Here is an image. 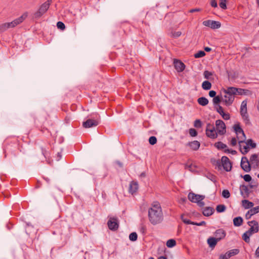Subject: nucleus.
Segmentation results:
<instances>
[{
	"instance_id": "obj_1",
	"label": "nucleus",
	"mask_w": 259,
	"mask_h": 259,
	"mask_svg": "<svg viewBox=\"0 0 259 259\" xmlns=\"http://www.w3.org/2000/svg\"><path fill=\"white\" fill-rule=\"evenodd\" d=\"M148 217L150 222L153 225L160 224L163 219V213L160 204L156 202L149 209Z\"/></svg>"
},
{
	"instance_id": "obj_2",
	"label": "nucleus",
	"mask_w": 259,
	"mask_h": 259,
	"mask_svg": "<svg viewBox=\"0 0 259 259\" xmlns=\"http://www.w3.org/2000/svg\"><path fill=\"white\" fill-rule=\"evenodd\" d=\"M224 92L228 95H250L251 94V92L247 89H244L242 88H238L236 87H231L227 88V90L224 89Z\"/></svg>"
},
{
	"instance_id": "obj_3",
	"label": "nucleus",
	"mask_w": 259,
	"mask_h": 259,
	"mask_svg": "<svg viewBox=\"0 0 259 259\" xmlns=\"http://www.w3.org/2000/svg\"><path fill=\"white\" fill-rule=\"evenodd\" d=\"M52 2V0H47L41 5L38 10L33 14V17L35 19H38L40 18L47 12Z\"/></svg>"
},
{
	"instance_id": "obj_4",
	"label": "nucleus",
	"mask_w": 259,
	"mask_h": 259,
	"mask_svg": "<svg viewBox=\"0 0 259 259\" xmlns=\"http://www.w3.org/2000/svg\"><path fill=\"white\" fill-rule=\"evenodd\" d=\"M205 132L206 135L211 139H214L218 137V132H216L214 125L210 123L207 124Z\"/></svg>"
},
{
	"instance_id": "obj_5",
	"label": "nucleus",
	"mask_w": 259,
	"mask_h": 259,
	"mask_svg": "<svg viewBox=\"0 0 259 259\" xmlns=\"http://www.w3.org/2000/svg\"><path fill=\"white\" fill-rule=\"evenodd\" d=\"M222 167L227 172L230 171L232 168V163L227 156H223L221 158Z\"/></svg>"
},
{
	"instance_id": "obj_6",
	"label": "nucleus",
	"mask_w": 259,
	"mask_h": 259,
	"mask_svg": "<svg viewBox=\"0 0 259 259\" xmlns=\"http://www.w3.org/2000/svg\"><path fill=\"white\" fill-rule=\"evenodd\" d=\"M27 15L26 14H24L21 16L19 18L15 19L13 21L11 22L5 23L8 29L10 28H14L17 25H19L21 23H22L27 17Z\"/></svg>"
},
{
	"instance_id": "obj_7",
	"label": "nucleus",
	"mask_w": 259,
	"mask_h": 259,
	"mask_svg": "<svg viewBox=\"0 0 259 259\" xmlns=\"http://www.w3.org/2000/svg\"><path fill=\"white\" fill-rule=\"evenodd\" d=\"M215 126L218 133L220 135H224L226 132V126L224 122L218 119L215 121Z\"/></svg>"
},
{
	"instance_id": "obj_8",
	"label": "nucleus",
	"mask_w": 259,
	"mask_h": 259,
	"mask_svg": "<svg viewBox=\"0 0 259 259\" xmlns=\"http://www.w3.org/2000/svg\"><path fill=\"white\" fill-rule=\"evenodd\" d=\"M202 24L207 27H209L212 29H218L221 27V23L219 21L207 20L203 21Z\"/></svg>"
},
{
	"instance_id": "obj_9",
	"label": "nucleus",
	"mask_w": 259,
	"mask_h": 259,
	"mask_svg": "<svg viewBox=\"0 0 259 259\" xmlns=\"http://www.w3.org/2000/svg\"><path fill=\"white\" fill-rule=\"evenodd\" d=\"M100 120L99 118L95 119H88L86 121L83 122L82 126L84 128H90L97 126L100 123Z\"/></svg>"
},
{
	"instance_id": "obj_10",
	"label": "nucleus",
	"mask_w": 259,
	"mask_h": 259,
	"mask_svg": "<svg viewBox=\"0 0 259 259\" xmlns=\"http://www.w3.org/2000/svg\"><path fill=\"white\" fill-rule=\"evenodd\" d=\"M108 228L113 231H116L119 227V223L116 218H111L107 222Z\"/></svg>"
},
{
	"instance_id": "obj_11",
	"label": "nucleus",
	"mask_w": 259,
	"mask_h": 259,
	"mask_svg": "<svg viewBox=\"0 0 259 259\" xmlns=\"http://www.w3.org/2000/svg\"><path fill=\"white\" fill-rule=\"evenodd\" d=\"M234 131L235 133V134L237 135H238L239 134H241L243 136V140L241 141H238V143H243L245 140H246V136L243 130V129L241 128L240 126V124L239 122H238L236 124H235L233 126Z\"/></svg>"
},
{
	"instance_id": "obj_12",
	"label": "nucleus",
	"mask_w": 259,
	"mask_h": 259,
	"mask_svg": "<svg viewBox=\"0 0 259 259\" xmlns=\"http://www.w3.org/2000/svg\"><path fill=\"white\" fill-rule=\"evenodd\" d=\"M174 66L175 69L179 72L183 71L186 67V65L183 62L177 59L174 60Z\"/></svg>"
},
{
	"instance_id": "obj_13",
	"label": "nucleus",
	"mask_w": 259,
	"mask_h": 259,
	"mask_svg": "<svg viewBox=\"0 0 259 259\" xmlns=\"http://www.w3.org/2000/svg\"><path fill=\"white\" fill-rule=\"evenodd\" d=\"M250 163L253 169L259 167V158L257 154H252L250 157Z\"/></svg>"
},
{
	"instance_id": "obj_14",
	"label": "nucleus",
	"mask_w": 259,
	"mask_h": 259,
	"mask_svg": "<svg viewBox=\"0 0 259 259\" xmlns=\"http://www.w3.org/2000/svg\"><path fill=\"white\" fill-rule=\"evenodd\" d=\"M239 189L241 195L245 199L247 198L252 192L249 189L248 186L245 185H241Z\"/></svg>"
},
{
	"instance_id": "obj_15",
	"label": "nucleus",
	"mask_w": 259,
	"mask_h": 259,
	"mask_svg": "<svg viewBox=\"0 0 259 259\" xmlns=\"http://www.w3.org/2000/svg\"><path fill=\"white\" fill-rule=\"evenodd\" d=\"M181 219L184 223L187 225H193L198 226H205L206 225V222L204 221H202L200 223L192 222L188 219L185 218L184 214H182L181 215Z\"/></svg>"
},
{
	"instance_id": "obj_16",
	"label": "nucleus",
	"mask_w": 259,
	"mask_h": 259,
	"mask_svg": "<svg viewBox=\"0 0 259 259\" xmlns=\"http://www.w3.org/2000/svg\"><path fill=\"white\" fill-rule=\"evenodd\" d=\"M214 235H215L214 237L220 241L225 238L226 236V232L223 229H219L215 230Z\"/></svg>"
},
{
	"instance_id": "obj_17",
	"label": "nucleus",
	"mask_w": 259,
	"mask_h": 259,
	"mask_svg": "<svg viewBox=\"0 0 259 259\" xmlns=\"http://www.w3.org/2000/svg\"><path fill=\"white\" fill-rule=\"evenodd\" d=\"M224 99L223 98V103L226 106H230L232 104L234 101V95H228L226 94L224 96Z\"/></svg>"
},
{
	"instance_id": "obj_18",
	"label": "nucleus",
	"mask_w": 259,
	"mask_h": 259,
	"mask_svg": "<svg viewBox=\"0 0 259 259\" xmlns=\"http://www.w3.org/2000/svg\"><path fill=\"white\" fill-rule=\"evenodd\" d=\"M259 212V205L250 209L245 214V219L249 220L251 217Z\"/></svg>"
},
{
	"instance_id": "obj_19",
	"label": "nucleus",
	"mask_w": 259,
	"mask_h": 259,
	"mask_svg": "<svg viewBox=\"0 0 259 259\" xmlns=\"http://www.w3.org/2000/svg\"><path fill=\"white\" fill-rule=\"evenodd\" d=\"M214 209L210 206H206L202 208V213L205 217H209L213 214Z\"/></svg>"
},
{
	"instance_id": "obj_20",
	"label": "nucleus",
	"mask_w": 259,
	"mask_h": 259,
	"mask_svg": "<svg viewBox=\"0 0 259 259\" xmlns=\"http://www.w3.org/2000/svg\"><path fill=\"white\" fill-rule=\"evenodd\" d=\"M139 188L138 183L137 182L132 181L130 184L128 192L132 194L136 193Z\"/></svg>"
},
{
	"instance_id": "obj_21",
	"label": "nucleus",
	"mask_w": 259,
	"mask_h": 259,
	"mask_svg": "<svg viewBox=\"0 0 259 259\" xmlns=\"http://www.w3.org/2000/svg\"><path fill=\"white\" fill-rule=\"evenodd\" d=\"M218 242L219 241L214 237H209L207 239V243L211 249L215 247Z\"/></svg>"
},
{
	"instance_id": "obj_22",
	"label": "nucleus",
	"mask_w": 259,
	"mask_h": 259,
	"mask_svg": "<svg viewBox=\"0 0 259 259\" xmlns=\"http://www.w3.org/2000/svg\"><path fill=\"white\" fill-rule=\"evenodd\" d=\"M186 145L189 146L193 150L197 151L199 149L200 146V144L198 141L195 140L188 142Z\"/></svg>"
},
{
	"instance_id": "obj_23",
	"label": "nucleus",
	"mask_w": 259,
	"mask_h": 259,
	"mask_svg": "<svg viewBox=\"0 0 259 259\" xmlns=\"http://www.w3.org/2000/svg\"><path fill=\"white\" fill-rule=\"evenodd\" d=\"M242 205L245 209H251L254 205V203L247 199L242 200Z\"/></svg>"
},
{
	"instance_id": "obj_24",
	"label": "nucleus",
	"mask_w": 259,
	"mask_h": 259,
	"mask_svg": "<svg viewBox=\"0 0 259 259\" xmlns=\"http://www.w3.org/2000/svg\"><path fill=\"white\" fill-rule=\"evenodd\" d=\"M41 153L44 156L46 160L47 163L50 165H52L53 163V160H51L50 158V154L44 148H41Z\"/></svg>"
},
{
	"instance_id": "obj_25",
	"label": "nucleus",
	"mask_w": 259,
	"mask_h": 259,
	"mask_svg": "<svg viewBox=\"0 0 259 259\" xmlns=\"http://www.w3.org/2000/svg\"><path fill=\"white\" fill-rule=\"evenodd\" d=\"M247 99L243 100L242 102L241 107H240V111L241 115H243V114L247 113Z\"/></svg>"
},
{
	"instance_id": "obj_26",
	"label": "nucleus",
	"mask_w": 259,
	"mask_h": 259,
	"mask_svg": "<svg viewBox=\"0 0 259 259\" xmlns=\"http://www.w3.org/2000/svg\"><path fill=\"white\" fill-rule=\"evenodd\" d=\"M56 226V228L61 229L65 227V226L67 225L66 221L64 220H56L55 223L54 224Z\"/></svg>"
},
{
	"instance_id": "obj_27",
	"label": "nucleus",
	"mask_w": 259,
	"mask_h": 259,
	"mask_svg": "<svg viewBox=\"0 0 259 259\" xmlns=\"http://www.w3.org/2000/svg\"><path fill=\"white\" fill-rule=\"evenodd\" d=\"M233 225L235 227L241 226L243 222V219L241 217H237L233 219Z\"/></svg>"
},
{
	"instance_id": "obj_28",
	"label": "nucleus",
	"mask_w": 259,
	"mask_h": 259,
	"mask_svg": "<svg viewBox=\"0 0 259 259\" xmlns=\"http://www.w3.org/2000/svg\"><path fill=\"white\" fill-rule=\"evenodd\" d=\"M242 143L239 144V151L243 155H245L247 154L249 151V147L247 146V144L245 145L242 146Z\"/></svg>"
},
{
	"instance_id": "obj_29",
	"label": "nucleus",
	"mask_w": 259,
	"mask_h": 259,
	"mask_svg": "<svg viewBox=\"0 0 259 259\" xmlns=\"http://www.w3.org/2000/svg\"><path fill=\"white\" fill-rule=\"evenodd\" d=\"M35 231V229L30 223H27L26 224L25 232L27 234L30 235L32 232Z\"/></svg>"
},
{
	"instance_id": "obj_30",
	"label": "nucleus",
	"mask_w": 259,
	"mask_h": 259,
	"mask_svg": "<svg viewBox=\"0 0 259 259\" xmlns=\"http://www.w3.org/2000/svg\"><path fill=\"white\" fill-rule=\"evenodd\" d=\"M188 197L189 198H190V199H191V200H193V201H194V200H193L194 199L193 197H197V198H198V200H200L201 201H202L205 198V196L204 195L196 194L192 192L189 193V194L188 195Z\"/></svg>"
},
{
	"instance_id": "obj_31",
	"label": "nucleus",
	"mask_w": 259,
	"mask_h": 259,
	"mask_svg": "<svg viewBox=\"0 0 259 259\" xmlns=\"http://www.w3.org/2000/svg\"><path fill=\"white\" fill-rule=\"evenodd\" d=\"M223 98L221 95H217L212 99V102L214 106L220 105L221 102H223Z\"/></svg>"
},
{
	"instance_id": "obj_32",
	"label": "nucleus",
	"mask_w": 259,
	"mask_h": 259,
	"mask_svg": "<svg viewBox=\"0 0 259 259\" xmlns=\"http://www.w3.org/2000/svg\"><path fill=\"white\" fill-rule=\"evenodd\" d=\"M197 102L198 103L202 106H205L208 104V100L204 97H201L197 99Z\"/></svg>"
},
{
	"instance_id": "obj_33",
	"label": "nucleus",
	"mask_w": 259,
	"mask_h": 259,
	"mask_svg": "<svg viewBox=\"0 0 259 259\" xmlns=\"http://www.w3.org/2000/svg\"><path fill=\"white\" fill-rule=\"evenodd\" d=\"M239 252V249H233L228 251H227L225 255H226V257L228 258L231 257L233 255H236L238 254Z\"/></svg>"
},
{
	"instance_id": "obj_34",
	"label": "nucleus",
	"mask_w": 259,
	"mask_h": 259,
	"mask_svg": "<svg viewBox=\"0 0 259 259\" xmlns=\"http://www.w3.org/2000/svg\"><path fill=\"white\" fill-rule=\"evenodd\" d=\"M210 162L213 165L217 167L218 170L222 169L221 160L220 161V159L217 160L214 158H212L210 160ZM215 168H217V167H215Z\"/></svg>"
},
{
	"instance_id": "obj_35",
	"label": "nucleus",
	"mask_w": 259,
	"mask_h": 259,
	"mask_svg": "<svg viewBox=\"0 0 259 259\" xmlns=\"http://www.w3.org/2000/svg\"><path fill=\"white\" fill-rule=\"evenodd\" d=\"M243 143H245L247 145L248 147L250 149L255 148L256 147V144L254 142L252 139H248L247 140H245V141Z\"/></svg>"
},
{
	"instance_id": "obj_36",
	"label": "nucleus",
	"mask_w": 259,
	"mask_h": 259,
	"mask_svg": "<svg viewBox=\"0 0 259 259\" xmlns=\"http://www.w3.org/2000/svg\"><path fill=\"white\" fill-rule=\"evenodd\" d=\"M258 231L259 225L257 224V225L251 226L250 228L247 231L252 235L253 234L258 232Z\"/></svg>"
},
{
	"instance_id": "obj_37",
	"label": "nucleus",
	"mask_w": 259,
	"mask_h": 259,
	"mask_svg": "<svg viewBox=\"0 0 259 259\" xmlns=\"http://www.w3.org/2000/svg\"><path fill=\"white\" fill-rule=\"evenodd\" d=\"M201 87L204 90L207 91L211 88L212 85L208 80H205L202 83Z\"/></svg>"
},
{
	"instance_id": "obj_38",
	"label": "nucleus",
	"mask_w": 259,
	"mask_h": 259,
	"mask_svg": "<svg viewBox=\"0 0 259 259\" xmlns=\"http://www.w3.org/2000/svg\"><path fill=\"white\" fill-rule=\"evenodd\" d=\"M240 166H241V168L245 172H248L250 171V170L251 169V165L250 163H243L242 165H241V164H240Z\"/></svg>"
},
{
	"instance_id": "obj_39",
	"label": "nucleus",
	"mask_w": 259,
	"mask_h": 259,
	"mask_svg": "<svg viewBox=\"0 0 259 259\" xmlns=\"http://www.w3.org/2000/svg\"><path fill=\"white\" fill-rule=\"evenodd\" d=\"M34 251L32 249H30V250L25 251L24 252V257L25 259H32L33 254H34Z\"/></svg>"
},
{
	"instance_id": "obj_40",
	"label": "nucleus",
	"mask_w": 259,
	"mask_h": 259,
	"mask_svg": "<svg viewBox=\"0 0 259 259\" xmlns=\"http://www.w3.org/2000/svg\"><path fill=\"white\" fill-rule=\"evenodd\" d=\"M214 145L219 150H222L227 147L226 144H224L221 141L215 143Z\"/></svg>"
},
{
	"instance_id": "obj_41",
	"label": "nucleus",
	"mask_w": 259,
	"mask_h": 259,
	"mask_svg": "<svg viewBox=\"0 0 259 259\" xmlns=\"http://www.w3.org/2000/svg\"><path fill=\"white\" fill-rule=\"evenodd\" d=\"M226 206L225 204H219L216 206L215 209L217 212L221 213L226 210Z\"/></svg>"
},
{
	"instance_id": "obj_42",
	"label": "nucleus",
	"mask_w": 259,
	"mask_h": 259,
	"mask_svg": "<svg viewBox=\"0 0 259 259\" xmlns=\"http://www.w3.org/2000/svg\"><path fill=\"white\" fill-rule=\"evenodd\" d=\"M177 244L176 241L174 239H170L166 242V245L168 248H172L175 246Z\"/></svg>"
},
{
	"instance_id": "obj_43",
	"label": "nucleus",
	"mask_w": 259,
	"mask_h": 259,
	"mask_svg": "<svg viewBox=\"0 0 259 259\" xmlns=\"http://www.w3.org/2000/svg\"><path fill=\"white\" fill-rule=\"evenodd\" d=\"M251 235L250 233H248L247 231L244 232L242 236V239L246 243H249L250 242V237Z\"/></svg>"
},
{
	"instance_id": "obj_44",
	"label": "nucleus",
	"mask_w": 259,
	"mask_h": 259,
	"mask_svg": "<svg viewBox=\"0 0 259 259\" xmlns=\"http://www.w3.org/2000/svg\"><path fill=\"white\" fill-rule=\"evenodd\" d=\"M184 167L185 169H188L190 171H196L195 168L196 167V166L195 165H193L192 164L185 163L184 164Z\"/></svg>"
},
{
	"instance_id": "obj_45",
	"label": "nucleus",
	"mask_w": 259,
	"mask_h": 259,
	"mask_svg": "<svg viewBox=\"0 0 259 259\" xmlns=\"http://www.w3.org/2000/svg\"><path fill=\"white\" fill-rule=\"evenodd\" d=\"M212 75H213V73L211 72H210L208 70H205L203 72L204 77L205 79H209V80L213 79V78H212L211 77V76H212Z\"/></svg>"
},
{
	"instance_id": "obj_46",
	"label": "nucleus",
	"mask_w": 259,
	"mask_h": 259,
	"mask_svg": "<svg viewBox=\"0 0 259 259\" xmlns=\"http://www.w3.org/2000/svg\"><path fill=\"white\" fill-rule=\"evenodd\" d=\"M138 239V235L136 232H132L129 235V239L133 242L136 241Z\"/></svg>"
},
{
	"instance_id": "obj_47",
	"label": "nucleus",
	"mask_w": 259,
	"mask_h": 259,
	"mask_svg": "<svg viewBox=\"0 0 259 259\" xmlns=\"http://www.w3.org/2000/svg\"><path fill=\"white\" fill-rule=\"evenodd\" d=\"M205 55L206 54L204 51L200 50L197 52L196 53H195L194 55V56L195 58H200L205 56Z\"/></svg>"
},
{
	"instance_id": "obj_48",
	"label": "nucleus",
	"mask_w": 259,
	"mask_h": 259,
	"mask_svg": "<svg viewBox=\"0 0 259 259\" xmlns=\"http://www.w3.org/2000/svg\"><path fill=\"white\" fill-rule=\"evenodd\" d=\"M242 116V119H243L244 121L245 122V123L246 125H250L251 122L250 121L248 115L247 114H244L243 115H241Z\"/></svg>"
},
{
	"instance_id": "obj_49",
	"label": "nucleus",
	"mask_w": 259,
	"mask_h": 259,
	"mask_svg": "<svg viewBox=\"0 0 259 259\" xmlns=\"http://www.w3.org/2000/svg\"><path fill=\"white\" fill-rule=\"evenodd\" d=\"M226 3L227 0H220L219 6L220 8L223 10H226L227 9Z\"/></svg>"
},
{
	"instance_id": "obj_50",
	"label": "nucleus",
	"mask_w": 259,
	"mask_h": 259,
	"mask_svg": "<svg viewBox=\"0 0 259 259\" xmlns=\"http://www.w3.org/2000/svg\"><path fill=\"white\" fill-rule=\"evenodd\" d=\"M148 141L150 145H154L156 144L157 140L155 136H151L149 138Z\"/></svg>"
},
{
	"instance_id": "obj_51",
	"label": "nucleus",
	"mask_w": 259,
	"mask_h": 259,
	"mask_svg": "<svg viewBox=\"0 0 259 259\" xmlns=\"http://www.w3.org/2000/svg\"><path fill=\"white\" fill-rule=\"evenodd\" d=\"M222 195L224 198L227 199L230 197V193L229 190L225 189L223 190Z\"/></svg>"
},
{
	"instance_id": "obj_52",
	"label": "nucleus",
	"mask_w": 259,
	"mask_h": 259,
	"mask_svg": "<svg viewBox=\"0 0 259 259\" xmlns=\"http://www.w3.org/2000/svg\"><path fill=\"white\" fill-rule=\"evenodd\" d=\"M240 177L243 178L246 182H250L252 180V178L249 174H246L244 176L241 175Z\"/></svg>"
},
{
	"instance_id": "obj_53",
	"label": "nucleus",
	"mask_w": 259,
	"mask_h": 259,
	"mask_svg": "<svg viewBox=\"0 0 259 259\" xmlns=\"http://www.w3.org/2000/svg\"><path fill=\"white\" fill-rule=\"evenodd\" d=\"M57 27L61 30H64L65 29V25L61 21H58L57 23Z\"/></svg>"
},
{
	"instance_id": "obj_54",
	"label": "nucleus",
	"mask_w": 259,
	"mask_h": 259,
	"mask_svg": "<svg viewBox=\"0 0 259 259\" xmlns=\"http://www.w3.org/2000/svg\"><path fill=\"white\" fill-rule=\"evenodd\" d=\"M202 121L200 119H196L195 120L194 123V126L196 128H200L202 127Z\"/></svg>"
},
{
	"instance_id": "obj_55",
	"label": "nucleus",
	"mask_w": 259,
	"mask_h": 259,
	"mask_svg": "<svg viewBox=\"0 0 259 259\" xmlns=\"http://www.w3.org/2000/svg\"><path fill=\"white\" fill-rule=\"evenodd\" d=\"M189 134L192 137H195L197 136V131L193 128H191L189 130Z\"/></svg>"
},
{
	"instance_id": "obj_56",
	"label": "nucleus",
	"mask_w": 259,
	"mask_h": 259,
	"mask_svg": "<svg viewBox=\"0 0 259 259\" xmlns=\"http://www.w3.org/2000/svg\"><path fill=\"white\" fill-rule=\"evenodd\" d=\"M181 34V31H174L170 33V36L174 38H177L180 36Z\"/></svg>"
},
{
	"instance_id": "obj_57",
	"label": "nucleus",
	"mask_w": 259,
	"mask_h": 259,
	"mask_svg": "<svg viewBox=\"0 0 259 259\" xmlns=\"http://www.w3.org/2000/svg\"><path fill=\"white\" fill-rule=\"evenodd\" d=\"M214 108L220 114H221L222 112H224L223 107L220 105H216V106H214Z\"/></svg>"
},
{
	"instance_id": "obj_58",
	"label": "nucleus",
	"mask_w": 259,
	"mask_h": 259,
	"mask_svg": "<svg viewBox=\"0 0 259 259\" xmlns=\"http://www.w3.org/2000/svg\"><path fill=\"white\" fill-rule=\"evenodd\" d=\"M220 115L222 116V118L225 120H229L230 118V115L229 113H226L225 112H223Z\"/></svg>"
},
{
	"instance_id": "obj_59",
	"label": "nucleus",
	"mask_w": 259,
	"mask_h": 259,
	"mask_svg": "<svg viewBox=\"0 0 259 259\" xmlns=\"http://www.w3.org/2000/svg\"><path fill=\"white\" fill-rule=\"evenodd\" d=\"M207 177L211 181L213 182H216V176L210 173L208 174Z\"/></svg>"
},
{
	"instance_id": "obj_60",
	"label": "nucleus",
	"mask_w": 259,
	"mask_h": 259,
	"mask_svg": "<svg viewBox=\"0 0 259 259\" xmlns=\"http://www.w3.org/2000/svg\"><path fill=\"white\" fill-rule=\"evenodd\" d=\"M8 29L6 23H3L0 25V33L4 32Z\"/></svg>"
},
{
	"instance_id": "obj_61",
	"label": "nucleus",
	"mask_w": 259,
	"mask_h": 259,
	"mask_svg": "<svg viewBox=\"0 0 259 259\" xmlns=\"http://www.w3.org/2000/svg\"><path fill=\"white\" fill-rule=\"evenodd\" d=\"M196 203L197 204L198 206L200 207H201L202 208L204 207V206L205 205V203L204 201H201V200H196Z\"/></svg>"
},
{
	"instance_id": "obj_62",
	"label": "nucleus",
	"mask_w": 259,
	"mask_h": 259,
	"mask_svg": "<svg viewBox=\"0 0 259 259\" xmlns=\"http://www.w3.org/2000/svg\"><path fill=\"white\" fill-rule=\"evenodd\" d=\"M249 161H250V160L249 161L248 158L246 156H243L241 158L240 164H241V165H242L243 163H250Z\"/></svg>"
},
{
	"instance_id": "obj_63",
	"label": "nucleus",
	"mask_w": 259,
	"mask_h": 259,
	"mask_svg": "<svg viewBox=\"0 0 259 259\" xmlns=\"http://www.w3.org/2000/svg\"><path fill=\"white\" fill-rule=\"evenodd\" d=\"M227 73L229 77H231L232 79H235L236 78V73L233 72V73H231L230 72L227 71Z\"/></svg>"
},
{
	"instance_id": "obj_64",
	"label": "nucleus",
	"mask_w": 259,
	"mask_h": 259,
	"mask_svg": "<svg viewBox=\"0 0 259 259\" xmlns=\"http://www.w3.org/2000/svg\"><path fill=\"white\" fill-rule=\"evenodd\" d=\"M247 224L248 225H249L250 227H251V226H252V225H257V224H258V222L255 220H252V221H248L247 222Z\"/></svg>"
}]
</instances>
